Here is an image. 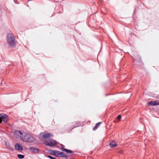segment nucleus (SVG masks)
<instances>
[{"instance_id":"obj_1","label":"nucleus","mask_w":159,"mask_h":159,"mask_svg":"<svg viewBox=\"0 0 159 159\" xmlns=\"http://www.w3.org/2000/svg\"><path fill=\"white\" fill-rule=\"evenodd\" d=\"M22 140L25 142L31 143L34 141V139L30 134L24 132Z\"/></svg>"},{"instance_id":"obj_2","label":"nucleus","mask_w":159,"mask_h":159,"mask_svg":"<svg viewBox=\"0 0 159 159\" xmlns=\"http://www.w3.org/2000/svg\"><path fill=\"white\" fill-rule=\"evenodd\" d=\"M7 43L10 46H13L15 43V38L13 34L12 33H9L7 36Z\"/></svg>"},{"instance_id":"obj_3","label":"nucleus","mask_w":159,"mask_h":159,"mask_svg":"<svg viewBox=\"0 0 159 159\" xmlns=\"http://www.w3.org/2000/svg\"><path fill=\"white\" fill-rule=\"evenodd\" d=\"M57 142L52 139L46 140L44 141V144L47 146L54 147L57 144Z\"/></svg>"},{"instance_id":"obj_4","label":"nucleus","mask_w":159,"mask_h":159,"mask_svg":"<svg viewBox=\"0 0 159 159\" xmlns=\"http://www.w3.org/2000/svg\"><path fill=\"white\" fill-rule=\"evenodd\" d=\"M24 133V131L16 130L15 132L14 135L17 139H22Z\"/></svg>"},{"instance_id":"obj_5","label":"nucleus","mask_w":159,"mask_h":159,"mask_svg":"<svg viewBox=\"0 0 159 159\" xmlns=\"http://www.w3.org/2000/svg\"><path fill=\"white\" fill-rule=\"evenodd\" d=\"M7 116L4 113L0 114V123L2 121L5 122L8 120Z\"/></svg>"},{"instance_id":"obj_6","label":"nucleus","mask_w":159,"mask_h":159,"mask_svg":"<svg viewBox=\"0 0 159 159\" xmlns=\"http://www.w3.org/2000/svg\"><path fill=\"white\" fill-rule=\"evenodd\" d=\"M148 104L151 106H157L159 105V101H151L149 102Z\"/></svg>"},{"instance_id":"obj_7","label":"nucleus","mask_w":159,"mask_h":159,"mask_svg":"<svg viewBox=\"0 0 159 159\" xmlns=\"http://www.w3.org/2000/svg\"><path fill=\"white\" fill-rule=\"evenodd\" d=\"M29 149L31 151L35 153H38L39 151V149L34 147H30L29 148Z\"/></svg>"},{"instance_id":"obj_8","label":"nucleus","mask_w":159,"mask_h":159,"mask_svg":"<svg viewBox=\"0 0 159 159\" xmlns=\"http://www.w3.org/2000/svg\"><path fill=\"white\" fill-rule=\"evenodd\" d=\"M15 148L20 151H21L23 150V148L21 145L17 143L15 145Z\"/></svg>"},{"instance_id":"obj_9","label":"nucleus","mask_w":159,"mask_h":159,"mask_svg":"<svg viewBox=\"0 0 159 159\" xmlns=\"http://www.w3.org/2000/svg\"><path fill=\"white\" fill-rule=\"evenodd\" d=\"M5 144L7 148L12 151L13 150V148L8 142H5Z\"/></svg>"},{"instance_id":"obj_10","label":"nucleus","mask_w":159,"mask_h":159,"mask_svg":"<svg viewBox=\"0 0 159 159\" xmlns=\"http://www.w3.org/2000/svg\"><path fill=\"white\" fill-rule=\"evenodd\" d=\"M40 135H41L43 138H48L52 136V134L51 133H47L44 134L41 133Z\"/></svg>"},{"instance_id":"obj_11","label":"nucleus","mask_w":159,"mask_h":159,"mask_svg":"<svg viewBox=\"0 0 159 159\" xmlns=\"http://www.w3.org/2000/svg\"><path fill=\"white\" fill-rule=\"evenodd\" d=\"M117 146V144L114 141H112L110 143V146L111 148H113Z\"/></svg>"},{"instance_id":"obj_12","label":"nucleus","mask_w":159,"mask_h":159,"mask_svg":"<svg viewBox=\"0 0 159 159\" xmlns=\"http://www.w3.org/2000/svg\"><path fill=\"white\" fill-rule=\"evenodd\" d=\"M62 150L63 151H65L68 153H71L72 152V151L70 150H68L65 148H62Z\"/></svg>"},{"instance_id":"obj_13","label":"nucleus","mask_w":159,"mask_h":159,"mask_svg":"<svg viewBox=\"0 0 159 159\" xmlns=\"http://www.w3.org/2000/svg\"><path fill=\"white\" fill-rule=\"evenodd\" d=\"M60 152H61L60 151H56L55 154V156L57 157H60Z\"/></svg>"},{"instance_id":"obj_14","label":"nucleus","mask_w":159,"mask_h":159,"mask_svg":"<svg viewBox=\"0 0 159 159\" xmlns=\"http://www.w3.org/2000/svg\"><path fill=\"white\" fill-rule=\"evenodd\" d=\"M101 123V122H100L97 123L95 125L94 127V128L93 129V130H95L99 126V125Z\"/></svg>"},{"instance_id":"obj_15","label":"nucleus","mask_w":159,"mask_h":159,"mask_svg":"<svg viewBox=\"0 0 159 159\" xmlns=\"http://www.w3.org/2000/svg\"><path fill=\"white\" fill-rule=\"evenodd\" d=\"M67 157V156H66L64 153L63 152H61L60 154V157Z\"/></svg>"},{"instance_id":"obj_16","label":"nucleus","mask_w":159,"mask_h":159,"mask_svg":"<svg viewBox=\"0 0 159 159\" xmlns=\"http://www.w3.org/2000/svg\"><path fill=\"white\" fill-rule=\"evenodd\" d=\"M17 157L20 159H22L24 157V155L20 154H18Z\"/></svg>"},{"instance_id":"obj_17","label":"nucleus","mask_w":159,"mask_h":159,"mask_svg":"<svg viewBox=\"0 0 159 159\" xmlns=\"http://www.w3.org/2000/svg\"><path fill=\"white\" fill-rule=\"evenodd\" d=\"M56 151H54V150H51L50 152V153L51 154L53 155H54L55 156V154L56 153Z\"/></svg>"},{"instance_id":"obj_18","label":"nucleus","mask_w":159,"mask_h":159,"mask_svg":"<svg viewBox=\"0 0 159 159\" xmlns=\"http://www.w3.org/2000/svg\"><path fill=\"white\" fill-rule=\"evenodd\" d=\"M47 157L48 158H49L50 159H56L55 157H52L50 156H47Z\"/></svg>"},{"instance_id":"obj_19","label":"nucleus","mask_w":159,"mask_h":159,"mask_svg":"<svg viewBox=\"0 0 159 159\" xmlns=\"http://www.w3.org/2000/svg\"><path fill=\"white\" fill-rule=\"evenodd\" d=\"M121 118V116L120 115H119L117 117V119L118 120H120V119Z\"/></svg>"},{"instance_id":"obj_20","label":"nucleus","mask_w":159,"mask_h":159,"mask_svg":"<svg viewBox=\"0 0 159 159\" xmlns=\"http://www.w3.org/2000/svg\"><path fill=\"white\" fill-rule=\"evenodd\" d=\"M66 159H68L67 158H66Z\"/></svg>"}]
</instances>
